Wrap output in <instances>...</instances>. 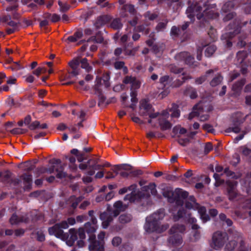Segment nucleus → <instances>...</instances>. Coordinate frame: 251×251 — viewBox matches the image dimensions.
I'll return each instance as SVG.
<instances>
[{
	"instance_id": "obj_24",
	"label": "nucleus",
	"mask_w": 251,
	"mask_h": 251,
	"mask_svg": "<svg viewBox=\"0 0 251 251\" xmlns=\"http://www.w3.org/2000/svg\"><path fill=\"white\" fill-rule=\"evenodd\" d=\"M1 21L2 23H4L7 25L11 26V28L20 29V23L12 21L10 15H6L2 17Z\"/></svg>"
},
{
	"instance_id": "obj_30",
	"label": "nucleus",
	"mask_w": 251,
	"mask_h": 251,
	"mask_svg": "<svg viewBox=\"0 0 251 251\" xmlns=\"http://www.w3.org/2000/svg\"><path fill=\"white\" fill-rule=\"evenodd\" d=\"M82 200L81 197H76L75 195L71 196L67 201V203L70 204L71 207L75 209L78 203Z\"/></svg>"
},
{
	"instance_id": "obj_7",
	"label": "nucleus",
	"mask_w": 251,
	"mask_h": 251,
	"mask_svg": "<svg viewBox=\"0 0 251 251\" xmlns=\"http://www.w3.org/2000/svg\"><path fill=\"white\" fill-rule=\"evenodd\" d=\"M241 27L236 20L232 23H229L226 26L227 32L223 34L221 39L226 48H230L232 46L231 39L240 32Z\"/></svg>"
},
{
	"instance_id": "obj_41",
	"label": "nucleus",
	"mask_w": 251,
	"mask_h": 251,
	"mask_svg": "<svg viewBox=\"0 0 251 251\" xmlns=\"http://www.w3.org/2000/svg\"><path fill=\"white\" fill-rule=\"evenodd\" d=\"M199 213L200 217L202 221L205 223L210 220V217L208 214H206V208L204 207H201L199 209Z\"/></svg>"
},
{
	"instance_id": "obj_48",
	"label": "nucleus",
	"mask_w": 251,
	"mask_h": 251,
	"mask_svg": "<svg viewBox=\"0 0 251 251\" xmlns=\"http://www.w3.org/2000/svg\"><path fill=\"white\" fill-rule=\"evenodd\" d=\"M237 245V241L235 240H231L226 244L225 251H233Z\"/></svg>"
},
{
	"instance_id": "obj_10",
	"label": "nucleus",
	"mask_w": 251,
	"mask_h": 251,
	"mask_svg": "<svg viewBox=\"0 0 251 251\" xmlns=\"http://www.w3.org/2000/svg\"><path fill=\"white\" fill-rule=\"evenodd\" d=\"M88 241L89 251H104V246L97 242L95 233H89Z\"/></svg>"
},
{
	"instance_id": "obj_47",
	"label": "nucleus",
	"mask_w": 251,
	"mask_h": 251,
	"mask_svg": "<svg viewBox=\"0 0 251 251\" xmlns=\"http://www.w3.org/2000/svg\"><path fill=\"white\" fill-rule=\"evenodd\" d=\"M217 48L216 46L211 45L208 46L205 50V55L206 57H211L213 53L215 52Z\"/></svg>"
},
{
	"instance_id": "obj_25",
	"label": "nucleus",
	"mask_w": 251,
	"mask_h": 251,
	"mask_svg": "<svg viewBox=\"0 0 251 251\" xmlns=\"http://www.w3.org/2000/svg\"><path fill=\"white\" fill-rule=\"evenodd\" d=\"M113 63V67L116 70H122L124 75H126L128 73V69L125 65V62L123 61H120L119 60H115Z\"/></svg>"
},
{
	"instance_id": "obj_17",
	"label": "nucleus",
	"mask_w": 251,
	"mask_h": 251,
	"mask_svg": "<svg viewBox=\"0 0 251 251\" xmlns=\"http://www.w3.org/2000/svg\"><path fill=\"white\" fill-rule=\"evenodd\" d=\"M100 159L99 158H92L89 159V162L91 163L89 166V170L87 171L86 174L92 176L95 173V170H101L103 168V166L100 164H98Z\"/></svg>"
},
{
	"instance_id": "obj_43",
	"label": "nucleus",
	"mask_w": 251,
	"mask_h": 251,
	"mask_svg": "<svg viewBox=\"0 0 251 251\" xmlns=\"http://www.w3.org/2000/svg\"><path fill=\"white\" fill-rule=\"evenodd\" d=\"M194 59V57L189 53L184 62L190 67L194 68L198 66L197 62H195Z\"/></svg>"
},
{
	"instance_id": "obj_26",
	"label": "nucleus",
	"mask_w": 251,
	"mask_h": 251,
	"mask_svg": "<svg viewBox=\"0 0 251 251\" xmlns=\"http://www.w3.org/2000/svg\"><path fill=\"white\" fill-rule=\"evenodd\" d=\"M77 232V237L79 238V240L77 241V245L79 248L84 247L85 242L83 241L86 238L85 232L86 230L84 227H80L78 228Z\"/></svg>"
},
{
	"instance_id": "obj_2",
	"label": "nucleus",
	"mask_w": 251,
	"mask_h": 251,
	"mask_svg": "<svg viewBox=\"0 0 251 251\" xmlns=\"http://www.w3.org/2000/svg\"><path fill=\"white\" fill-rule=\"evenodd\" d=\"M165 216V211L164 208H160L156 212L153 213L146 218V223L144 225L145 230L149 233L154 231L162 232L167 229L169 225L168 224L162 225L160 228L161 221Z\"/></svg>"
},
{
	"instance_id": "obj_40",
	"label": "nucleus",
	"mask_w": 251,
	"mask_h": 251,
	"mask_svg": "<svg viewBox=\"0 0 251 251\" xmlns=\"http://www.w3.org/2000/svg\"><path fill=\"white\" fill-rule=\"evenodd\" d=\"M223 77L220 74L216 75L210 82V85L212 87H215L219 85L223 81Z\"/></svg>"
},
{
	"instance_id": "obj_60",
	"label": "nucleus",
	"mask_w": 251,
	"mask_h": 251,
	"mask_svg": "<svg viewBox=\"0 0 251 251\" xmlns=\"http://www.w3.org/2000/svg\"><path fill=\"white\" fill-rule=\"evenodd\" d=\"M189 224L192 225L191 228L193 230H198L200 228V226L196 224L197 219L194 217H189L188 220Z\"/></svg>"
},
{
	"instance_id": "obj_18",
	"label": "nucleus",
	"mask_w": 251,
	"mask_h": 251,
	"mask_svg": "<svg viewBox=\"0 0 251 251\" xmlns=\"http://www.w3.org/2000/svg\"><path fill=\"white\" fill-rule=\"evenodd\" d=\"M115 169H112V170L116 173V175H114L112 172H105L106 174V175L105 176V178L106 179H110V178H113L115 177L116 175H118V170H120L121 169L124 170H130L131 169V166L130 165L126 164H119V165H116L114 166Z\"/></svg>"
},
{
	"instance_id": "obj_55",
	"label": "nucleus",
	"mask_w": 251,
	"mask_h": 251,
	"mask_svg": "<svg viewBox=\"0 0 251 251\" xmlns=\"http://www.w3.org/2000/svg\"><path fill=\"white\" fill-rule=\"evenodd\" d=\"M185 214V211L183 209H179L176 214L173 215V220L175 222L178 221L180 219L183 217V215Z\"/></svg>"
},
{
	"instance_id": "obj_13",
	"label": "nucleus",
	"mask_w": 251,
	"mask_h": 251,
	"mask_svg": "<svg viewBox=\"0 0 251 251\" xmlns=\"http://www.w3.org/2000/svg\"><path fill=\"white\" fill-rule=\"evenodd\" d=\"M206 5L203 10L204 16L208 19H216L218 18L220 14L218 12L215 11L217 7L216 4L210 3L209 1L208 0V3Z\"/></svg>"
},
{
	"instance_id": "obj_64",
	"label": "nucleus",
	"mask_w": 251,
	"mask_h": 251,
	"mask_svg": "<svg viewBox=\"0 0 251 251\" xmlns=\"http://www.w3.org/2000/svg\"><path fill=\"white\" fill-rule=\"evenodd\" d=\"M170 71L172 73L175 74H179L182 73L183 71L182 68H179L175 65H172L170 67Z\"/></svg>"
},
{
	"instance_id": "obj_29",
	"label": "nucleus",
	"mask_w": 251,
	"mask_h": 251,
	"mask_svg": "<svg viewBox=\"0 0 251 251\" xmlns=\"http://www.w3.org/2000/svg\"><path fill=\"white\" fill-rule=\"evenodd\" d=\"M103 39L101 37H97L96 36H91L87 40V44H84L80 48L81 51H85L87 47L88 46V43L93 42L94 43H101L102 42Z\"/></svg>"
},
{
	"instance_id": "obj_20",
	"label": "nucleus",
	"mask_w": 251,
	"mask_h": 251,
	"mask_svg": "<svg viewBox=\"0 0 251 251\" xmlns=\"http://www.w3.org/2000/svg\"><path fill=\"white\" fill-rule=\"evenodd\" d=\"M137 185L136 184H133L127 187L128 190L132 191L130 194H127L124 199L125 200H129L130 202H134L136 201L137 198L138 197V195L136 193V190Z\"/></svg>"
},
{
	"instance_id": "obj_28",
	"label": "nucleus",
	"mask_w": 251,
	"mask_h": 251,
	"mask_svg": "<svg viewBox=\"0 0 251 251\" xmlns=\"http://www.w3.org/2000/svg\"><path fill=\"white\" fill-rule=\"evenodd\" d=\"M110 20V17L108 15H102L99 16L95 23V26L97 28H100L102 26L104 25Z\"/></svg>"
},
{
	"instance_id": "obj_8",
	"label": "nucleus",
	"mask_w": 251,
	"mask_h": 251,
	"mask_svg": "<svg viewBox=\"0 0 251 251\" xmlns=\"http://www.w3.org/2000/svg\"><path fill=\"white\" fill-rule=\"evenodd\" d=\"M190 24V22H185L182 25L173 26L170 31L171 35L174 37H180L182 42L185 41L188 38L186 30Z\"/></svg>"
},
{
	"instance_id": "obj_12",
	"label": "nucleus",
	"mask_w": 251,
	"mask_h": 251,
	"mask_svg": "<svg viewBox=\"0 0 251 251\" xmlns=\"http://www.w3.org/2000/svg\"><path fill=\"white\" fill-rule=\"evenodd\" d=\"M226 194L229 200L234 201L237 197L238 194L237 192L236 187L237 182L235 181H227Z\"/></svg>"
},
{
	"instance_id": "obj_6",
	"label": "nucleus",
	"mask_w": 251,
	"mask_h": 251,
	"mask_svg": "<svg viewBox=\"0 0 251 251\" xmlns=\"http://www.w3.org/2000/svg\"><path fill=\"white\" fill-rule=\"evenodd\" d=\"M80 64L81 68L85 69L86 72L89 73L92 71V67L90 65L86 58L81 59L79 57L75 58L69 63V65L72 69L69 72L70 76H76L80 74Z\"/></svg>"
},
{
	"instance_id": "obj_46",
	"label": "nucleus",
	"mask_w": 251,
	"mask_h": 251,
	"mask_svg": "<svg viewBox=\"0 0 251 251\" xmlns=\"http://www.w3.org/2000/svg\"><path fill=\"white\" fill-rule=\"evenodd\" d=\"M132 216L130 214H123L119 217V221L121 224H126L129 222L132 219Z\"/></svg>"
},
{
	"instance_id": "obj_38",
	"label": "nucleus",
	"mask_w": 251,
	"mask_h": 251,
	"mask_svg": "<svg viewBox=\"0 0 251 251\" xmlns=\"http://www.w3.org/2000/svg\"><path fill=\"white\" fill-rule=\"evenodd\" d=\"M213 73L214 70L212 69H210L207 71L204 75H201L195 79V83L198 85L202 84L206 80L208 75L211 74H213Z\"/></svg>"
},
{
	"instance_id": "obj_61",
	"label": "nucleus",
	"mask_w": 251,
	"mask_h": 251,
	"mask_svg": "<svg viewBox=\"0 0 251 251\" xmlns=\"http://www.w3.org/2000/svg\"><path fill=\"white\" fill-rule=\"evenodd\" d=\"M124 52V48H117L114 51V54L116 56L115 60H119L120 59L124 58V57H121L120 55L122 52Z\"/></svg>"
},
{
	"instance_id": "obj_44",
	"label": "nucleus",
	"mask_w": 251,
	"mask_h": 251,
	"mask_svg": "<svg viewBox=\"0 0 251 251\" xmlns=\"http://www.w3.org/2000/svg\"><path fill=\"white\" fill-rule=\"evenodd\" d=\"M236 13L235 12L232 11V12H229L228 13L226 14L225 16V17L223 18V21H224V22H228V21L234 19L233 21L232 22H231L230 23H232L234 20H236V22L238 23L239 25L240 26L239 21L237 20V19L235 18L236 17Z\"/></svg>"
},
{
	"instance_id": "obj_3",
	"label": "nucleus",
	"mask_w": 251,
	"mask_h": 251,
	"mask_svg": "<svg viewBox=\"0 0 251 251\" xmlns=\"http://www.w3.org/2000/svg\"><path fill=\"white\" fill-rule=\"evenodd\" d=\"M207 3L208 0L206 1L203 0H188L187 1L188 6L185 13L192 22L195 21V17L199 20H202L204 19L203 10Z\"/></svg>"
},
{
	"instance_id": "obj_62",
	"label": "nucleus",
	"mask_w": 251,
	"mask_h": 251,
	"mask_svg": "<svg viewBox=\"0 0 251 251\" xmlns=\"http://www.w3.org/2000/svg\"><path fill=\"white\" fill-rule=\"evenodd\" d=\"M136 51V49H126V47L124 48V52L125 55L134 56Z\"/></svg>"
},
{
	"instance_id": "obj_39",
	"label": "nucleus",
	"mask_w": 251,
	"mask_h": 251,
	"mask_svg": "<svg viewBox=\"0 0 251 251\" xmlns=\"http://www.w3.org/2000/svg\"><path fill=\"white\" fill-rule=\"evenodd\" d=\"M133 32H144L145 35H148L150 32V29L146 25H140L134 27Z\"/></svg>"
},
{
	"instance_id": "obj_16",
	"label": "nucleus",
	"mask_w": 251,
	"mask_h": 251,
	"mask_svg": "<svg viewBox=\"0 0 251 251\" xmlns=\"http://www.w3.org/2000/svg\"><path fill=\"white\" fill-rule=\"evenodd\" d=\"M100 219L102 221V227L104 229L107 228L113 220L109 208L107 209L106 211L100 214Z\"/></svg>"
},
{
	"instance_id": "obj_9",
	"label": "nucleus",
	"mask_w": 251,
	"mask_h": 251,
	"mask_svg": "<svg viewBox=\"0 0 251 251\" xmlns=\"http://www.w3.org/2000/svg\"><path fill=\"white\" fill-rule=\"evenodd\" d=\"M227 240V233L217 231L214 233L213 235L212 247L215 250H219L224 246Z\"/></svg>"
},
{
	"instance_id": "obj_54",
	"label": "nucleus",
	"mask_w": 251,
	"mask_h": 251,
	"mask_svg": "<svg viewBox=\"0 0 251 251\" xmlns=\"http://www.w3.org/2000/svg\"><path fill=\"white\" fill-rule=\"evenodd\" d=\"M102 85H103V83L101 78L100 77L97 76L96 84L94 87L95 91L100 92V90H102L100 88V86Z\"/></svg>"
},
{
	"instance_id": "obj_35",
	"label": "nucleus",
	"mask_w": 251,
	"mask_h": 251,
	"mask_svg": "<svg viewBox=\"0 0 251 251\" xmlns=\"http://www.w3.org/2000/svg\"><path fill=\"white\" fill-rule=\"evenodd\" d=\"M123 26L121 20L120 18H115L112 21L109 26L114 30H119L122 28Z\"/></svg>"
},
{
	"instance_id": "obj_45",
	"label": "nucleus",
	"mask_w": 251,
	"mask_h": 251,
	"mask_svg": "<svg viewBox=\"0 0 251 251\" xmlns=\"http://www.w3.org/2000/svg\"><path fill=\"white\" fill-rule=\"evenodd\" d=\"M8 2L10 3L9 5L7 6L6 8V10L7 11H15L17 9L18 6V0H6Z\"/></svg>"
},
{
	"instance_id": "obj_58",
	"label": "nucleus",
	"mask_w": 251,
	"mask_h": 251,
	"mask_svg": "<svg viewBox=\"0 0 251 251\" xmlns=\"http://www.w3.org/2000/svg\"><path fill=\"white\" fill-rule=\"evenodd\" d=\"M224 173L228 177L237 179L240 177L239 176L236 175L234 172L230 171L229 168L226 167L224 170Z\"/></svg>"
},
{
	"instance_id": "obj_57",
	"label": "nucleus",
	"mask_w": 251,
	"mask_h": 251,
	"mask_svg": "<svg viewBox=\"0 0 251 251\" xmlns=\"http://www.w3.org/2000/svg\"><path fill=\"white\" fill-rule=\"evenodd\" d=\"M95 93L98 95V105L100 106L104 103L106 100V97L103 95L102 90H100V92H99V91H95Z\"/></svg>"
},
{
	"instance_id": "obj_63",
	"label": "nucleus",
	"mask_w": 251,
	"mask_h": 251,
	"mask_svg": "<svg viewBox=\"0 0 251 251\" xmlns=\"http://www.w3.org/2000/svg\"><path fill=\"white\" fill-rule=\"evenodd\" d=\"M36 239L39 242H43L45 240V235L42 230L37 231L36 233Z\"/></svg>"
},
{
	"instance_id": "obj_27",
	"label": "nucleus",
	"mask_w": 251,
	"mask_h": 251,
	"mask_svg": "<svg viewBox=\"0 0 251 251\" xmlns=\"http://www.w3.org/2000/svg\"><path fill=\"white\" fill-rule=\"evenodd\" d=\"M246 80L245 78H242L234 83L232 87V90L236 94H239L243 86L246 83Z\"/></svg>"
},
{
	"instance_id": "obj_31",
	"label": "nucleus",
	"mask_w": 251,
	"mask_h": 251,
	"mask_svg": "<svg viewBox=\"0 0 251 251\" xmlns=\"http://www.w3.org/2000/svg\"><path fill=\"white\" fill-rule=\"evenodd\" d=\"M12 175V173L9 170L4 171L1 177V182L4 184H9Z\"/></svg>"
},
{
	"instance_id": "obj_52",
	"label": "nucleus",
	"mask_w": 251,
	"mask_h": 251,
	"mask_svg": "<svg viewBox=\"0 0 251 251\" xmlns=\"http://www.w3.org/2000/svg\"><path fill=\"white\" fill-rule=\"evenodd\" d=\"M198 110V105H195L193 108V111L189 114L188 119L191 120L195 117H199L200 115V112Z\"/></svg>"
},
{
	"instance_id": "obj_51",
	"label": "nucleus",
	"mask_w": 251,
	"mask_h": 251,
	"mask_svg": "<svg viewBox=\"0 0 251 251\" xmlns=\"http://www.w3.org/2000/svg\"><path fill=\"white\" fill-rule=\"evenodd\" d=\"M101 78L105 87L106 88H108L110 85V83L109 82L110 76L109 74L107 73L104 74Z\"/></svg>"
},
{
	"instance_id": "obj_53",
	"label": "nucleus",
	"mask_w": 251,
	"mask_h": 251,
	"mask_svg": "<svg viewBox=\"0 0 251 251\" xmlns=\"http://www.w3.org/2000/svg\"><path fill=\"white\" fill-rule=\"evenodd\" d=\"M144 16L150 21H153L158 18V14L156 13H152L150 11H148L145 13Z\"/></svg>"
},
{
	"instance_id": "obj_23",
	"label": "nucleus",
	"mask_w": 251,
	"mask_h": 251,
	"mask_svg": "<svg viewBox=\"0 0 251 251\" xmlns=\"http://www.w3.org/2000/svg\"><path fill=\"white\" fill-rule=\"evenodd\" d=\"M29 221V219L26 216H22L19 217L16 213H14L9 219L10 223L12 225H17L20 223H27Z\"/></svg>"
},
{
	"instance_id": "obj_1",
	"label": "nucleus",
	"mask_w": 251,
	"mask_h": 251,
	"mask_svg": "<svg viewBox=\"0 0 251 251\" xmlns=\"http://www.w3.org/2000/svg\"><path fill=\"white\" fill-rule=\"evenodd\" d=\"M68 227L69 225L67 221H63L50 227L48 229L49 234L50 235H54L63 240H66L68 245L72 246L77 240V232L76 229L72 228L69 229V233H64L62 229H66Z\"/></svg>"
},
{
	"instance_id": "obj_59",
	"label": "nucleus",
	"mask_w": 251,
	"mask_h": 251,
	"mask_svg": "<svg viewBox=\"0 0 251 251\" xmlns=\"http://www.w3.org/2000/svg\"><path fill=\"white\" fill-rule=\"evenodd\" d=\"M168 22V20L166 19L164 20V22H159L156 26V30L157 31H160L165 29L167 26Z\"/></svg>"
},
{
	"instance_id": "obj_5",
	"label": "nucleus",
	"mask_w": 251,
	"mask_h": 251,
	"mask_svg": "<svg viewBox=\"0 0 251 251\" xmlns=\"http://www.w3.org/2000/svg\"><path fill=\"white\" fill-rule=\"evenodd\" d=\"M186 230V227L182 224H175L169 229V233L170 234L168 239L169 244L174 246L181 245L182 243V237L181 234Z\"/></svg>"
},
{
	"instance_id": "obj_15",
	"label": "nucleus",
	"mask_w": 251,
	"mask_h": 251,
	"mask_svg": "<svg viewBox=\"0 0 251 251\" xmlns=\"http://www.w3.org/2000/svg\"><path fill=\"white\" fill-rule=\"evenodd\" d=\"M188 195V192L180 188H176L175 191L174 202L178 206H182L184 200L186 199Z\"/></svg>"
},
{
	"instance_id": "obj_33",
	"label": "nucleus",
	"mask_w": 251,
	"mask_h": 251,
	"mask_svg": "<svg viewBox=\"0 0 251 251\" xmlns=\"http://www.w3.org/2000/svg\"><path fill=\"white\" fill-rule=\"evenodd\" d=\"M170 111L172 112L171 117L173 118H178L180 116V111L179 109V106L178 104L173 103L171 104V107L170 108Z\"/></svg>"
},
{
	"instance_id": "obj_19",
	"label": "nucleus",
	"mask_w": 251,
	"mask_h": 251,
	"mask_svg": "<svg viewBox=\"0 0 251 251\" xmlns=\"http://www.w3.org/2000/svg\"><path fill=\"white\" fill-rule=\"evenodd\" d=\"M146 182V181L144 180H141L139 182V185L142 186V191L146 192H149V191H150L152 195L155 196L157 192L156 189V186L155 183H150L148 185L143 186Z\"/></svg>"
},
{
	"instance_id": "obj_4",
	"label": "nucleus",
	"mask_w": 251,
	"mask_h": 251,
	"mask_svg": "<svg viewBox=\"0 0 251 251\" xmlns=\"http://www.w3.org/2000/svg\"><path fill=\"white\" fill-rule=\"evenodd\" d=\"M51 164L49 168L41 167L37 169V173L40 175L48 173L52 174L55 171L57 173V178L62 179L67 176V174L64 172V167L61 164V161L59 159H53L50 161Z\"/></svg>"
},
{
	"instance_id": "obj_42",
	"label": "nucleus",
	"mask_w": 251,
	"mask_h": 251,
	"mask_svg": "<svg viewBox=\"0 0 251 251\" xmlns=\"http://www.w3.org/2000/svg\"><path fill=\"white\" fill-rule=\"evenodd\" d=\"M192 77L190 75L183 76L181 79H176L173 83V86L175 87H178L182 85V84L186 80L191 79Z\"/></svg>"
},
{
	"instance_id": "obj_49",
	"label": "nucleus",
	"mask_w": 251,
	"mask_h": 251,
	"mask_svg": "<svg viewBox=\"0 0 251 251\" xmlns=\"http://www.w3.org/2000/svg\"><path fill=\"white\" fill-rule=\"evenodd\" d=\"M188 52L182 51L177 53L175 56V59L179 62H184L186 58L188 56Z\"/></svg>"
},
{
	"instance_id": "obj_32",
	"label": "nucleus",
	"mask_w": 251,
	"mask_h": 251,
	"mask_svg": "<svg viewBox=\"0 0 251 251\" xmlns=\"http://www.w3.org/2000/svg\"><path fill=\"white\" fill-rule=\"evenodd\" d=\"M247 57V53L246 51L240 50L238 51L236 54L237 64L241 65L242 66H244L245 64V60Z\"/></svg>"
},
{
	"instance_id": "obj_22",
	"label": "nucleus",
	"mask_w": 251,
	"mask_h": 251,
	"mask_svg": "<svg viewBox=\"0 0 251 251\" xmlns=\"http://www.w3.org/2000/svg\"><path fill=\"white\" fill-rule=\"evenodd\" d=\"M20 178L23 180L25 185L24 187V190L26 191L30 190L31 189L32 182V175L24 173L20 176Z\"/></svg>"
},
{
	"instance_id": "obj_11",
	"label": "nucleus",
	"mask_w": 251,
	"mask_h": 251,
	"mask_svg": "<svg viewBox=\"0 0 251 251\" xmlns=\"http://www.w3.org/2000/svg\"><path fill=\"white\" fill-rule=\"evenodd\" d=\"M245 118L236 116L233 118L230 126L225 130V132L230 133L233 132L235 133H238L241 131V125L245 122Z\"/></svg>"
},
{
	"instance_id": "obj_50",
	"label": "nucleus",
	"mask_w": 251,
	"mask_h": 251,
	"mask_svg": "<svg viewBox=\"0 0 251 251\" xmlns=\"http://www.w3.org/2000/svg\"><path fill=\"white\" fill-rule=\"evenodd\" d=\"M139 109L150 112L152 109V106L146 100H143L140 102Z\"/></svg>"
},
{
	"instance_id": "obj_21",
	"label": "nucleus",
	"mask_w": 251,
	"mask_h": 251,
	"mask_svg": "<svg viewBox=\"0 0 251 251\" xmlns=\"http://www.w3.org/2000/svg\"><path fill=\"white\" fill-rule=\"evenodd\" d=\"M162 195L165 198L168 199L169 202L171 203L174 202L175 191L172 187L165 186L162 189Z\"/></svg>"
},
{
	"instance_id": "obj_14",
	"label": "nucleus",
	"mask_w": 251,
	"mask_h": 251,
	"mask_svg": "<svg viewBox=\"0 0 251 251\" xmlns=\"http://www.w3.org/2000/svg\"><path fill=\"white\" fill-rule=\"evenodd\" d=\"M94 211L93 210H90L88 212L89 216L91 218V222H88L84 225V228L86 230V233H95L97 228V218L94 216Z\"/></svg>"
},
{
	"instance_id": "obj_37",
	"label": "nucleus",
	"mask_w": 251,
	"mask_h": 251,
	"mask_svg": "<svg viewBox=\"0 0 251 251\" xmlns=\"http://www.w3.org/2000/svg\"><path fill=\"white\" fill-rule=\"evenodd\" d=\"M235 4L233 1H228L223 5L221 10L224 13L230 12L234 8Z\"/></svg>"
},
{
	"instance_id": "obj_56",
	"label": "nucleus",
	"mask_w": 251,
	"mask_h": 251,
	"mask_svg": "<svg viewBox=\"0 0 251 251\" xmlns=\"http://www.w3.org/2000/svg\"><path fill=\"white\" fill-rule=\"evenodd\" d=\"M141 82L140 80L137 79L136 77H134L131 84V91H136V89H138L141 86Z\"/></svg>"
},
{
	"instance_id": "obj_36",
	"label": "nucleus",
	"mask_w": 251,
	"mask_h": 251,
	"mask_svg": "<svg viewBox=\"0 0 251 251\" xmlns=\"http://www.w3.org/2000/svg\"><path fill=\"white\" fill-rule=\"evenodd\" d=\"M159 125L162 130H166L170 129L172 124L168 120L165 119H159Z\"/></svg>"
},
{
	"instance_id": "obj_34",
	"label": "nucleus",
	"mask_w": 251,
	"mask_h": 251,
	"mask_svg": "<svg viewBox=\"0 0 251 251\" xmlns=\"http://www.w3.org/2000/svg\"><path fill=\"white\" fill-rule=\"evenodd\" d=\"M227 234L228 239L231 238L232 239L231 240H236L241 237V234L232 228H230L227 230Z\"/></svg>"
}]
</instances>
